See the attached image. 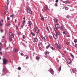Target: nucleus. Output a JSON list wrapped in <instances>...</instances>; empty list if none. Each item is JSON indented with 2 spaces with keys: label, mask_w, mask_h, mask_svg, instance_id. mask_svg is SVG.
<instances>
[{
  "label": "nucleus",
  "mask_w": 77,
  "mask_h": 77,
  "mask_svg": "<svg viewBox=\"0 0 77 77\" xmlns=\"http://www.w3.org/2000/svg\"><path fill=\"white\" fill-rule=\"evenodd\" d=\"M9 40H10V41H12V39L11 38H9Z\"/></svg>",
  "instance_id": "obj_47"
},
{
  "label": "nucleus",
  "mask_w": 77,
  "mask_h": 77,
  "mask_svg": "<svg viewBox=\"0 0 77 77\" xmlns=\"http://www.w3.org/2000/svg\"><path fill=\"white\" fill-rule=\"evenodd\" d=\"M63 34H65V35H68V32L66 31L63 32Z\"/></svg>",
  "instance_id": "obj_11"
},
{
  "label": "nucleus",
  "mask_w": 77,
  "mask_h": 77,
  "mask_svg": "<svg viewBox=\"0 0 77 77\" xmlns=\"http://www.w3.org/2000/svg\"><path fill=\"white\" fill-rule=\"evenodd\" d=\"M36 59H37V60H39V59L40 57H39L37 56V57H36Z\"/></svg>",
  "instance_id": "obj_24"
},
{
  "label": "nucleus",
  "mask_w": 77,
  "mask_h": 77,
  "mask_svg": "<svg viewBox=\"0 0 77 77\" xmlns=\"http://www.w3.org/2000/svg\"><path fill=\"white\" fill-rule=\"evenodd\" d=\"M62 56L63 57H64L65 55H64V54H62Z\"/></svg>",
  "instance_id": "obj_54"
},
{
  "label": "nucleus",
  "mask_w": 77,
  "mask_h": 77,
  "mask_svg": "<svg viewBox=\"0 0 77 77\" xmlns=\"http://www.w3.org/2000/svg\"><path fill=\"white\" fill-rule=\"evenodd\" d=\"M18 35H20L21 34V32H18Z\"/></svg>",
  "instance_id": "obj_46"
},
{
  "label": "nucleus",
  "mask_w": 77,
  "mask_h": 77,
  "mask_svg": "<svg viewBox=\"0 0 77 77\" xmlns=\"http://www.w3.org/2000/svg\"><path fill=\"white\" fill-rule=\"evenodd\" d=\"M31 34L32 36H35V34L33 32H31Z\"/></svg>",
  "instance_id": "obj_33"
},
{
  "label": "nucleus",
  "mask_w": 77,
  "mask_h": 77,
  "mask_svg": "<svg viewBox=\"0 0 77 77\" xmlns=\"http://www.w3.org/2000/svg\"><path fill=\"white\" fill-rule=\"evenodd\" d=\"M20 54L21 56H23V55H24V54L23 53H21Z\"/></svg>",
  "instance_id": "obj_59"
},
{
  "label": "nucleus",
  "mask_w": 77,
  "mask_h": 77,
  "mask_svg": "<svg viewBox=\"0 0 77 77\" xmlns=\"http://www.w3.org/2000/svg\"><path fill=\"white\" fill-rule=\"evenodd\" d=\"M49 53V52H48V51H47L45 53V55H47V54H48Z\"/></svg>",
  "instance_id": "obj_22"
},
{
  "label": "nucleus",
  "mask_w": 77,
  "mask_h": 77,
  "mask_svg": "<svg viewBox=\"0 0 77 77\" xmlns=\"http://www.w3.org/2000/svg\"><path fill=\"white\" fill-rule=\"evenodd\" d=\"M27 11L29 14H32V11L30 10V9H28Z\"/></svg>",
  "instance_id": "obj_6"
},
{
  "label": "nucleus",
  "mask_w": 77,
  "mask_h": 77,
  "mask_svg": "<svg viewBox=\"0 0 77 77\" xmlns=\"http://www.w3.org/2000/svg\"><path fill=\"white\" fill-rule=\"evenodd\" d=\"M61 70V66H60L59 68L58 71L60 72Z\"/></svg>",
  "instance_id": "obj_21"
},
{
  "label": "nucleus",
  "mask_w": 77,
  "mask_h": 77,
  "mask_svg": "<svg viewBox=\"0 0 77 77\" xmlns=\"http://www.w3.org/2000/svg\"><path fill=\"white\" fill-rule=\"evenodd\" d=\"M5 10H7V9H8V7L6 6H5Z\"/></svg>",
  "instance_id": "obj_31"
},
{
  "label": "nucleus",
  "mask_w": 77,
  "mask_h": 77,
  "mask_svg": "<svg viewBox=\"0 0 77 77\" xmlns=\"http://www.w3.org/2000/svg\"><path fill=\"white\" fill-rule=\"evenodd\" d=\"M6 3L8 6L9 3V0H8L7 1Z\"/></svg>",
  "instance_id": "obj_17"
},
{
  "label": "nucleus",
  "mask_w": 77,
  "mask_h": 77,
  "mask_svg": "<svg viewBox=\"0 0 77 77\" xmlns=\"http://www.w3.org/2000/svg\"><path fill=\"white\" fill-rule=\"evenodd\" d=\"M35 31L37 33H39V29L38 28H35Z\"/></svg>",
  "instance_id": "obj_2"
},
{
  "label": "nucleus",
  "mask_w": 77,
  "mask_h": 77,
  "mask_svg": "<svg viewBox=\"0 0 77 77\" xmlns=\"http://www.w3.org/2000/svg\"><path fill=\"white\" fill-rule=\"evenodd\" d=\"M67 62L68 63H69V64L71 63V60H70L68 59H67Z\"/></svg>",
  "instance_id": "obj_7"
},
{
  "label": "nucleus",
  "mask_w": 77,
  "mask_h": 77,
  "mask_svg": "<svg viewBox=\"0 0 77 77\" xmlns=\"http://www.w3.org/2000/svg\"><path fill=\"white\" fill-rule=\"evenodd\" d=\"M50 72L51 73V74H53V72H54V71H53V70L51 68H50Z\"/></svg>",
  "instance_id": "obj_5"
},
{
  "label": "nucleus",
  "mask_w": 77,
  "mask_h": 77,
  "mask_svg": "<svg viewBox=\"0 0 77 77\" xmlns=\"http://www.w3.org/2000/svg\"><path fill=\"white\" fill-rule=\"evenodd\" d=\"M63 2L64 3H66H66H68V2H69V1L67 0L66 1H63Z\"/></svg>",
  "instance_id": "obj_18"
},
{
  "label": "nucleus",
  "mask_w": 77,
  "mask_h": 77,
  "mask_svg": "<svg viewBox=\"0 0 77 77\" xmlns=\"http://www.w3.org/2000/svg\"><path fill=\"white\" fill-rule=\"evenodd\" d=\"M48 6H47V5H45V10H47V9H48Z\"/></svg>",
  "instance_id": "obj_15"
},
{
  "label": "nucleus",
  "mask_w": 77,
  "mask_h": 77,
  "mask_svg": "<svg viewBox=\"0 0 77 77\" xmlns=\"http://www.w3.org/2000/svg\"><path fill=\"white\" fill-rule=\"evenodd\" d=\"M61 29L62 30H65V27L63 26H62Z\"/></svg>",
  "instance_id": "obj_16"
},
{
  "label": "nucleus",
  "mask_w": 77,
  "mask_h": 77,
  "mask_svg": "<svg viewBox=\"0 0 77 77\" xmlns=\"http://www.w3.org/2000/svg\"><path fill=\"white\" fill-rule=\"evenodd\" d=\"M58 2H59V0H56L55 1L56 3H58Z\"/></svg>",
  "instance_id": "obj_48"
},
{
  "label": "nucleus",
  "mask_w": 77,
  "mask_h": 77,
  "mask_svg": "<svg viewBox=\"0 0 77 77\" xmlns=\"http://www.w3.org/2000/svg\"><path fill=\"white\" fill-rule=\"evenodd\" d=\"M75 47H76V48H77V44H75Z\"/></svg>",
  "instance_id": "obj_45"
},
{
  "label": "nucleus",
  "mask_w": 77,
  "mask_h": 77,
  "mask_svg": "<svg viewBox=\"0 0 77 77\" xmlns=\"http://www.w3.org/2000/svg\"><path fill=\"white\" fill-rule=\"evenodd\" d=\"M9 35H10V36H11V38H14V34H13V33L11 32H9Z\"/></svg>",
  "instance_id": "obj_3"
},
{
  "label": "nucleus",
  "mask_w": 77,
  "mask_h": 77,
  "mask_svg": "<svg viewBox=\"0 0 77 77\" xmlns=\"http://www.w3.org/2000/svg\"><path fill=\"white\" fill-rule=\"evenodd\" d=\"M26 59H29V56H27V57H26Z\"/></svg>",
  "instance_id": "obj_55"
},
{
  "label": "nucleus",
  "mask_w": 77,
  "mask_h": 77,
  "mask_svg": "<svg viewBox=\"0 0 77 77\" xmlns=\"http://www.w3.org/2000/svg\"><path fill=\"white\" fill-rule=\"evenodd\" d=\"M31 25H32V22L30 21H29V26H31Z\"/></svg>",
  "instance_id": "obj_14"
},
{
  "label": "nucleus",
  "mask_w": 77,
  "mask_h": 77,
  "mask_svg": "<svg viewBox=\"0 0 77 77\" xmlns=\"http://www.w3.org/2000/svg\"><path fill=\"white\" fill-rule=\"evenodd\" d=\"M0 31H1V33H3V30H2V29H1Z\"/></svg>",
  "instance_id": "obj_51"
},
{
  "label": "nucleus",
  "mask_w": 77,
  "mask_h": 77,
  "mask_svg": "<svg viewBox=\"0 0 77 77\" xmlns=\"http://www.w3.org/2000/svg\"><path fill=\"white\" fill-rule=\"evenodd\" d=\"M46 29H47L48 30H49V29H48V27H46Z\"/></svg>",
  "instance_id": "obj_57"
},
{
  "label": "nucleus",
  "mask_w": 77,
  "mask_h": 77,
  "mask_svg": "<svg viewBox=\"0 0 77 77\" xmlns=\"http://www.w3.org/2000/svg\"><path fill=\"white\" fill-rule=\"evenodd\" d=\"M14 52H15V53H17L18 51V50H17L16 49H14Z\"/></svg>",
  "instance_id": "obj_12"
},
{
  "label": "nucleus",
  "mask_w": 77,
  "mask_h": 77,
  "mask_svg": "<svg viewBox=\"0 0 77 77\" xmlns=\"http://www.w3.org/2000/svg\"><path fill=\"white\" fill-rule=\"evenodd\" d=\"M41 20H42V21L44 20H45L44 18V17H41Z\"/></svg>",
  "instance_id": "obj_25"
},
{
  "label": "nucleus",
  "mask_w": 77,
  "mask_h": 77,
  "mask_svg": "<svg viewBox=\"0 0 77 77\" xmlns=\"http://www.w3.org/2000/svg\"><path fill=\"white\" fill-rule=\"evenodd\" d=\"M2 22H3V21H4V20H3V19H2Z\"/></svg>",
  "instance_id": "obj_63"
},
{
  "label": "nucleus",
  "mask_w": 77,
  "mask_h": 77,
  "mask_svg": "<svg viewBox=\"0 0 77 77\" xmlns=\"http://www.w3.org/2000/svg\"><path fill=\"white\" fill-rule=\"evenodd\" d=\"M18 69L19 70H21V67H19L18 68Z\"/></svg>",
  "instance_id": "obj_41"
},
{
  "label": "nucleus",
  "mask_w": 77,
  "mask_h": 77,
  "mask_svg": "<svg viewBox=\"0 0 77 77\" xmlns=\"http://www.w3.org/2000/svg\"><path fill=\"white\" fill-rule=\"evenodd\" d=\"M74 42H75V43H76V42H77V40L75 39L74 40Z\"/></svg>",
  "instance_id": "obj_37"
},
{
  "label": "nucleus",
  "mask_w": 77,
  "mask_h": 77,
  "mask_svg": "<svg viewBox=\"0 0 77 77\" xmlns=\"http://www.w3.org/2000/svg\"><path fill=\"white\" fill-rule=\"evenodd\" d=\"M25 20H24L23 22V24L24 25L25 24Z\"/></svg>",
  "instance_id": "obj_43"
},
{
  "label": "nucleus",
  "mask_w": 77,
  "mask_h": 77,
  "mask_svg": "<svg viewBox=\"0 0 77 77\" xmlns=\"http://www.w3.org/2000/svg\"><path fill=\"white\" fill-rule=\"evenodd\" d=\"M26 35H23V39H24L25 38H26Z\"/></svg>",
  "instance_id": "obj_36"
},
{
  "label": "nucleus",
  "mask_w": 77,
  "mask_h": 77,
  "mask_svg": "<svg viewBox=\"0 0 77 77\" xmlns=\"http://www.w3.org/2000/svg\"><path fill=\"white\" fill-rule=\"evenodd\" d=\"M50 45H49L47 46L46 47V48L48 49L49 47H50Z\"/></svg>",
  "instance_id": "obj_26"
},
{
  "label": "nucleus",
  "mask_w": 77,
  "mask_h": 77,
  "mask_svg": "<svg viewBox=\"0 0 77 77\" xmlns=\"http://www.w3.org/2000/svg\"><path fill=\"white\" fill-rule=\"evenodd\" d=\"M55 6H57V4H55L54 5Z\"/></svg>",
  "instance_id": "obj_53"
},
{
  "label": "nucleus",
  "mask_w": 77,
  "mask_h": 77,
  "mask_svg": "<svg viewBox=\"0 0 77 77\" xmlns=\"http://www.w3.org/2000/svg\"><path fill=\"white\" fill-rule=\"evenodd\" d=\"M55 27H57V28H59L60 26L59 25V24H57L55 25Z\"/></svg>",
  "instance_id": "obj_8"
},
{
  "label": "nucleus",
  "mask_w": 77,
  "mask_h": 77,
  "mask_svg": "<svg viewBox=\"0 0 77 77\" xmlns=\"http://www.w3.org/2000/svg\"><path fill=\"white\" fill-rule=\"evenodd\" d=\"M72 71L73 73H75L76 72V70L75 69H72Z\"/></svg>",
  "instance_id": "obj_10"
},
{
  "label": "nucleus",
  "mask_w": 77,
  "mask_h": 77,
  "mask_svg": "<svg viewBox=\"0 0 77 77\" xmlns=\"http://www.w3.org/2000/svg\"><path fill=\"white\" fill-rule=\"evenodd\" d=\"M57 47L58 49H59V50L60 49V48H61L60 47V45L59 44H57Z\"/></svg>",
  "instance_id": "obj_4"
},
{
  "label": "nucleus",
  "mask_w": 77,
  "mask_h": 77,
  "mask_svg": "<svg viewBox=\"0 0 77 77\" xmlns=\"http://www.w3.org/2000/svg\"><path fill=\"white\" fill-rule=\"evenodd\" d=\"M14 16H15V15H14L12 14V15H11L10 16V17H14Z\"/></svg>",
  "instance_id": "obj_30"
},
{
  "label": "nucleus",
  "mask_w": 77,
  "mask_h": 77,
  "mask_svg": "<svg viewBox=\"0 0 77 77\" xmlns=\"http://www.w3.org/2000/svg\"><path fill=\"white\" fill-rule=\"evenodd\" d=\"M7 20H9L10 18H9V17H7Z\"/></svg>",
  "instance_id": "obj_52"
},
{
  "label": "nucleus",
  "mask_w": 77,
  "mask_h": 77,
  "mask_svg": "<svg viewBox=\"0 0 77 77\" xmlns=\"http://www.w3.org/2000/svg\"><path fill=\"white\" fill-rule=\"evenodd\" d=\"M2 71H3V72H5V68H4L3 69Z\"/></svg>",
  "instance_id": "obj_44"
},
{
  "label": "nucleus",
  "mask_w": 77,
  "mask_h": 77,
  "mask_svg": "<svg viewBox=\"0 0 77 77\" xmlns=\"http://www.w3.org/2000/svg\"><path fill=\"white\" fill-rule=\"evenodd\" d=\"M0 54L1 55H2V54H3V53L2 52H0Z\"/></svg>",
  "instance_id": "obj_56"
},
{
  "label": "nucleus",
  "mask_w": 77,
  "mask_h": 77,
  "mask_svg": "<svg viewBox=\"0 0 77 77\" xmlns=\"http://www.w3.org/2000/svg\"><path fill=\"white\" fill-rule=\"evenodd\" d=\"M38 45H42V42H39L38 43Z\"/></svg>",
  "instance_id": "obj_23"
},
{
  "label": "nucleus",
  "mask_w": 77,
  "mask_h": 77,
  "mask_svg": "<svg viewBox=\"0 0 77 77\" xmlns=\"http://www.w3.org/2000/svg\"><path fill=\"white\" fill-rule=\"evenodd\" d=\"M2 47V43L0 42V47Z\"/></svg>",
  "instance_id": "obj_38"
},
{
  "label": "nucleus",
  "mask_w": 77,
  "mask_h": 77,
  "mask_svg": "<svg viewBox=\"0 0 77 77\" xmlns=\"http://www.w3.org/2000/svg\"><path fill=\"white\" fill-rule=\"evenodd\" d=\"M26 9H27V11L28 10V9H30V8H29V6H27L26 7Z\"/></svg>",
  "instance_id": "obj_35"
},
{
  "label": "nucleus",
  "mask_w": 77,
  "mask_h": 77,
  "mask_svg": "<svg viewBox=\"0 0 77 77\" xmlns=\"http://www.w3.org/2000/svg\"><path fill=\"white\" fill-rule=\"evenodd\" d=\"M51 49H52L53 50H54V48L53 47H51Z\"/></svg>",
  "instance_id": "obj_42"
},
{
  "label": "nucleus",
  "mask_w": 77,
  "mask_h": 77,
  "mask_svg": "<svg viewBox=\"0 0 77 77\" xmlns=\"http://www.w3.org/2000/svg\"><path fill=\"white\" fill-rule=\"evenodd\" d=\"M42 39H43V41H44V40H45L44 37H43V38H42Z\"/></svg>",
  "instance_id": "obj_62"
},
{
  "label": "nucleus",
  "mask_w": 77,
  "mask_h": 77,
  "mask_svg": "<svg viewBox=\"0 0 77 77\" xmlns=\"http://www.w3.org/2000/svg\"><path fill=\"white\" fill-rule=\"evenodd\" d=\"M54 20L56 23H58V21H57V20L56 19H54Z\"/></svg>",
  "instance_id": "obj_19"
},
{
  "label": "nucleus",
  "mask_w": 77,
  "mask_h": 77,
  "mask_svg": "<svg viewBox=\"0 0 77 77\" xmlns=\"http://www.w3.org/2000/svg\"><path fill=\"white\" fill-rule=\"evenodd\" d=\"M10 23H11V22L9 23L8 24L7 26H9V25H10Z\"/></svg>",
  "instance_id": "obj_49"
},
{
  "label": "nucleus",
  "mask_w": 77,
  "mask_h": 77,
  "mask_svg": "<svg viewBox=\"0 0 77 77\" xmlns=\"http://www.w3.org/2000/svg\"><path fill=\"white\" fill-rule=\"evenodd\" d=\"M44 39L46 40V39H47V37L45 36L44 37Z\"/></svg>",
  "instance_id": "obj_32"
},
{
  "label": "nucleus",
  "mask_w": 77,
  "mask_h": 77,
  "mask_svg": "<svg viewBox=\"0 0 77 77\" xmlns=\"http://www.w3.org/2000/svg\"><path fill=\"white\" fill-rule=\"evenodd\" d=\"M38 39L36 38H34V42H38Z\"/></svg>",
  "instance_id": "obj_9"
},
{
  "label": "nucleus",
  "mask_w": 77,
  "mask_h": 77,
  "mask_svg": "<svg viewBox=\"0 0 77 77\" xmlns=\"http://www.w3.org/2000/svg\"><path fill=\"white\" fill-rule=\"evenodd\" d=\"M16 29H18V26H16Z\"/></svg>",
  "instance_id": "obj_64"
},
{
  "label": "nucleus",
  "mask_w": 77,
  "mask_h": 77,
  "mask_svg": "<svg viewBox=\"0 0 77 77\" xmlns=\"http://www.w3.org/2000/svg\"><path fill=\"white\" fill-rule=\"evenodd\" d=\"M53 36V38H54L55 39H57V35H54Z\"/></svg>",
  "instance_id": "obj_13"
},
{
  "label": "nucleus",
  "mask_w": 77,
  "mask_h": 77,
  "mask_svg": "<svg viewBox=\"0 0 77 77\" xmlns=\"http://www.w3.org/2000/svg\"><path fill=\"white\" fill-rule=\"evenodd\" d=\"M8 48H9V47H8L7 48L5 49V50H8Z\"/></svg>",
  "instance_id": "obj_60"
},
{
  "label": "nucleus",
  "mask_w": 77,
  "mask_h": 77,
  "mask_svg": "<svg viewBox=\"0 0 77 77\" xmlns=\"http://www.w3.org/2000/svg\"><path fill=\"white\" fill-rule=\"evenodd\" d=\"M15 23H17V19H16L15 20Z\"/></svg>",
  "instance_id": "obj_61"
},
{
  "label": "nucleus",
  "mask_w": 77,
  "mask_h": 77,
  "mask_svg": "<svg viewBox=\"0 0 77 77\" xmlns=\"http://www.w3.org/2000/svg\"><path fill=\"white\" fill-rule=\"evenodd\" d=\"M58 28H57V27H56L55 28H54V30L55 31H56V30H57Z\"/></svg>",
  "instance_id": "obj_29"
},
{
  "label": "nucleus",
  "mask_w": 77,
  "mask_h": 77,
  "mask_svg": "<svg viewBox=\"0 0 77 77\" xmlns=\"http://www.w3.org/2000/svg\"><path fill=\"white\" fill-rule=\"evenodd\" d=\"M49 36L50 37V38H51V39H52V36L50 35H49Z\"/></svg>",
  "instance_id": "obj_50"
},
{
  "label": "nucleus",
  "mask_w": 77,
  "mask_h": 77,
  "mask_svg": "<svg viewBox=\"0 0 77 77\" xmlns=\"http://www.w3.org/2000/svg\"><path fill=\"white\" fill-rule=\"evenodd\" d=\"M71 55V57H72V58H74V55H73L71 54L70 55Z\"/></svg>",
  "instance_id": "obj_40"
},
{
  "label": "nucleus",
  "mask_w": 77,
  "mask_h": 77,
  "mask_svg": "<svg viewBox=\"0 0 77 77\" xmlns=\"http://www.w3.org/2000/svg\"><path fill=\"white\" fill-rule=\"evenodd\" d=\"M8 60L5 58H4L3 59V62L4 65H6L7 63V62Z\"/></svg>",
  "instance_id": "obj_1"
},
{
  "label": "nucleus",
  "mask_w": 77,
  "mask_h": 77,
  "mask_svg": "<svg viewBox=\"0 0 77 77\" xmlns=\"http://www.w3.org/2000/svg\"><path fill=\"white\" fill-rule=\"evenodd\" d=\"M66 43L67 45H69V42H67Z\"/></svg>",
  "instance_id": "obj_58"
},
{
  "label": "nucleus",
  "mask_w": 77,
  "mask_h": 77,
  "mask_svg": "<svg viewBox=\"0 0 77 77\" xmlns=\"http://www.w3.org/2000/svg\"><path fill=\"white\" fill-rule=\"evenodd\" d=\"M60 34V33H59V32H58L56 33V35L57 36L59 35Z\"/></svg>",
  "instance_id": "obj_20"
},
{
  "label": "nucleus",
  "mask_w": 77,
  "mask_h": 77,
  "mask_svg": "<svg viewBox=\"0 0 77 77\" xmlns=\"http://www.w3.org/2000/svg\"><path fill=\"white\" fill-rule=\"evenodd\" d=\"M5 14L8 15V14H9V12H8V11H5Z\"/></svg>",
  "instance_id": "obj_27"
},
{
  "label": "nucleus",
  "mask_w": 77,
  "mask_h": 77,
  "mask_svg": "<svg viewBox=\"0 0 77 77\" xmlns=\"http://www.w3.org/2000/svg\"><path fill=\"white\" fill-rule=\"evenodd\" d=\"M66 18H70V16H66Z\"/></svg>",
  "instance_id": "obj_39"
},
{
  "label": "nucleus",
  "mask_w": 77,
  "mask_h": 77,
  "mask_svg": "<svg viewBox=\"0 0 77 77\" xmlns=\"http://www.w3.org/2000/svg\"><path fill=\"white\" fill-rule=\"evenodd\" d=\"M65 10H68V7H65Z\"/></svg>",
  "instance_id": "obj_34"
},
{
  "label": "nucleus",
  "mask_w": 77,
  "mask_h": 77,
  "mask_svg": "<svg viewBox=\"0 0 77 77\" xmlns=\"http://www.w3.org/2000/svg\"><path fill=\"white\" fill-rule=\"evenodd\" d=\"M3 26V24L2 23V22L0 21V26Z\"/></svg>",
  "instance_id": "obj_28"
}]
</instances>
